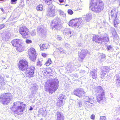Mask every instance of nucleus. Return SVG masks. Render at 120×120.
<instances>
[{"label": "nucleus", "mask_w": 120, "mask_h": 120, "mask_svg": "<svg viewBox=\"0 0 120 120\" xmlns=\"http://www.w3.org/2000/svg\"><path fill=\"white\" fill-rule=\"evenodd\" d=\"M104 4L101 0H91L90 2V8L96 13H99L104 8Z\"/></svg>", "instance_id": "1"}, {"label": "nucleus", "mask_w": 120, "mask_h": 120, "mask_svg": "<svg viewBox=\"0 0 120 120\" xmlns=\"http://www.w3.org/2000/svg\"><path fill=\"white\" fill-rule=\"evenodd\" d=\"M58 83V80L56 79L47 81L45 84V91H48L49 93H52L57 89Z\"/></svg>", "instance_id": "2"}, {"label": "nucleus", "mask_w": 120, "mask_h": 120, "mask_svg": "<svg viewBox=\"0 0 120 120\" xmlns=\"http://www.w3.org/2000/svg\"><path fill=\"white\" fill-rule=\"evenodd\" d=\"M23 102L17 101L13 103V105L11 109L15 113L19 115L23 112L26 105Z\"/></svg>", "instance_id": "3"}, {"label": "nucleus", "mask_w": 120, "mask_h": 120, "mask_svg": "<svg viewBox=\"0 0 120 120\" xmlns=\"http://www.w3.org/2000/svg\"><path fill=\"white\" fill-rule=\"evenodd\" d=\"M95 89L97 100L98 103H101L105 98V92L103 88L100 86H97Z\"/></svg>", "instance_id": "4"}, {"label": "nucleus", "mask_w": 120, "mask_h": 120, "mask_svg": "<svg viewBox=\"0 0 120 120\" xmlns=\"http://www.w3.org/2000/svg\"><path fill=\"white\" fill-rule=\"evenodd\" d=\"M12 97L11 94L6 93L1 95L0 98V101L3 104L6 105L11 101Z\"/></svg>", "instance_id": "5"}, {"label": "nucleus", "mask_w": 120, "mask_h": 120, "mask_svg": "<svg viewBox=\"0 0 120 120\" xmlns=\"http://www.w3.org/2000/svg\"><path fill=\"white\" fill-rule=\"evenodd\" d=\"M82 20L80 18L73 19L69 21V25L72 27H77V28H80L82 26Z\"/></svg>", "instance_id": "6"}, {"label": "nucleus", "mask_w": 120, "mask_h": 120, "mask_svg": "<svg viewBox=\"0 0 120 120\" xmlns=\"http://www.w3.org/2000/svg\"><path fill=\"white\" fill-rule=\"evenodd\" d=\"M18 66L19 70L22 71H26L28 68V62L25 59H22L19 61Z\"/></svg>", "instance_id": "7"}, {"label": "nucleus", "mask_w": 120, "mask_h": 120, "mask_svg": "<svg viewBox=\"0 0 120 120\" xmlns=\"http://www.w3.org/2000/svg\"><path fill=\"white\" fill-rule=\"evenodd\" d=\"M19 32L24 38H28L29 33V29L26 26H24L20 27Z\"/></svg>", "instance_id": "8"}, {"label": "nucleus", "mask_w": 120, "mask_h": 120, "mask_svg": "<svg viewBox=\"0 0 120 120\" xmlns=\"http://www.w3.org/2000/svg\"><path fill=\"white\" fill-rule=\"evenodd\" d=\"M28 53L30 59L32 61H34L37 56L35 50L33 48H30L28 49Z\"/></svg>", "instance_id": "9"}, {"label": "nucleus", "mask_w": 120, "mask_h": 120, "mask_svg": "<svg viewBox=\"0 0 120 120\" xmlns=\"http://www.w3.org/2000/svg\"><path fill=\"white\" fill-rule=\"evenodd\" d=\"M56 9L55 6L52 4H50L47 9V16L50 17H53L56 15Z\"/></svg>", "instance_id": "10"}, {"label": "nucleus", "mask_w": 120, "mask_h": 120, "mask_svg": "<svg viewBox=\"0 0 120 120\" xmlns=\"http://www.w3.org/2000/svg\"><path fill=\"white\" fill-rule=\"evenodd\" d=\"M117 11L115 9H113L111 11V16L112 19L114 20V25L115 27H117V25L119 23L118 22V17H117Z\"/></svg>", "instance_id": "11"}, {"label": "nucleus", "mask_w": 120, "mask_h": 120, "mask_svg": "<svg viewBox=\"0 0 120 120\" xmlns=\"http://www.w3.org/2000/svg\"><path fill=\"white\" fill-rule=\"evenodd\" d=\"M73 93L75 95L79 98H81L85 94V92L82 89L79 88L75 89Z\"/></svg>", "instance_id": "12"}, {"label": "nucleus", "mask_w": 120, "mask_h": 120, "mask_svg": "<svg viewBox=\"0 0 120 120\" xmlns=\"http://www.w3.org/2000/svg\"><path fill=\"white\" fill-rule=\"evenodd\" d=\"M23 40L20 39H15L13 40L11 42L12 46L15 47L20 43L23 44Z\"/></svg>", "instance_id": "13"}, {"label": "nucleus", "mask_w": 120, "mask_h": 120, "mask_svg": "<svg viewBox=\"0 0 120 120\" xmlns=\"http://www.w3.org/2000/svg\"><path fill=\"white\" fill-rule=\"evenodd\" d=\"M60 22L59 19L56 18L52 21L51 23V25L53 27L56 29H57L59 26V23Z\"/></svg>", "instance_id": "14"}, {"label": "nucleus", "mask_w": 120, "mask_h": 120, "mask_svg": "<svg viewBox=\"0 0 120 120\" xmlns=\"http://www.w3.org/2000/svg\"><path fill=\"white\" fill-rule=\"evenodd\" d=\"M52 70L50 68H48L43 71V75L45 76H50L52 75Z\"/></svg>", "instance_id": "15"}, {"label": "nucleus", "mask_w": 120, "mask_h": 120, "mask_svg": "<svg viewBox=\"0 0 120 120\" xmlns=\"http://www.w3.org/2000/svg\"><path fill=\"white\" fill-rule=\"evenodd\" d=\"M35 68L33 67H31L26 74V76L27 77L31 78L34 76V70Z\"/></svg>", "instance_id": "16"}, {"label": "nucleus", "mask_w": 120, "mask_h": 120, "mask_svg": "<svg viewBox=\"0 0 120 120\" xmlns=\"http://www.w3.org/2000/svg\"><path fill=\"white\" fill-rule=\"evenodd\" d=\"M64 96L62 94L60 95V96L58 98V101L57 103V105L59 107L63 106L64 105L63 101V100L64 99Z\"/></svg>", "instance_id": "17"}, {"label": "nucleus", "mask_w": 120, "mask_h": 120, "mask_svg": "<svg viewBox=\"0 0 120 120\" xmlns=\"http://www.w3.org/2000/svg\"><path fill=\"white\" fill-rule=\"evenodd\" d=\"M19 44L15 47V49L16 51L19 52H22L24 50V47L22 44Z\"/></svg>", "instance_id": "18"}, {"label": "nucleus", "mask_w": 120, "mask_h": 120, "mask_svg": "<svg viewBox=\"0 0 120 120\" xmlns=\"http://www.w3.org/2000/svg\"><path fill=\"white\" fill-rule=\"evenodd\" d=\"M92 40L96 42L99 43L102 41V38L99 37L98 35H94L93 36Z\"/></svg>", "instance_id": "19"}, {"label": "nucleus", "mask_w": 120, "mask_h": 120, "mask_svg": "<svg viewBox=\"0 0 120 120\" xmlns=\"http://www.w3.org/2000/svg\"><path fill=\"white\" fill-rule=\"evenodd\" d=\"M56 115L57 116V120H64V116L61 114V112H57Z\"/></svg>", "instance_id": "20"}, {"label": "nucleus", "mask_w": 120, "mask_h": 120, "mask_svg": "<svg viewBox=\"0 0 120 120\" xmlns=\"http://www.w3.org/2000/svg\"><path fill=\"white\" fill-rule=\"evenodd\" d=\"M90 76H91L92 78L94 79L97 78V75L95 72L91 71L90 72Z\"/></svg>", "instance_id": "21"}, {"label": "nucleus", "mask_w": 120, "mask_h": 120, "mask_svg": "<svg viewBox=\"0 0 120 120\" xmlns=\"http://www.w3.org/2000/svg\"><path fill=\"white\" fill-rule=\"evenodd\" d=\"M85 18V20L86 22H88L91 19L92 15L90 14H87Z\"/></svg>", "instance_id": "22"}, {"label": "nucleus", "mask_w": 120, "mask_h": 120, "mask_svg": "<svg viewBox=\"0 0 120 120\" xmlns=\"http://www.w3.org/2000/svg\"><path fill=\"white\" fill-rule=\"evenodd\" d=\"M52 63V62L51 59L48 58L45 63L44 65L46 66H48L51 64Z\"/></svg>", "instance_id": "23"}, {"label": "nucleus", "mask_w": 120, "mask_h": 120, "mask_svg": "<svg viewBox=\"0 0 120 120\" xmlns=\"http://www.w3.org/2000/svg\"><path fill=\"white\" fill-rule=\"evenodd\" d=\"M109 37L107 36L104 37H103L102 41H101V43L103 42H107L109 41Z\"/></svg>", "instance_id": "24"}, {"label": "nucleus", "mask_w": 120, "mask_h": 120, "mask_svg": "<svg viewBox=\"0 0 120 120\" xmlns=\"http://www.w3.org/2000/svg\"><path fill=\"white\" fill-rule=\"evenodd\" d=\"M41 49L42 50L46 49L47 48V46L46 44H44L40 45Z\"/></svg>", "instance_id": "25"}, {"label": "nucleus", "mask_w": 120, "mask_h": 120, "mask_svg": "<svg viewBox=\"0 0 120 120\" xmlns=\"http://www.w3.org/2000/svg\"><path fill=\"white\" fill-rule=\"evenodd\" d=\"M43 7L42 4H40L36 8L37 9L38 11H41L42 10Z\"/></svg>", "instance_id": "26"}, {"label": "nucleus", "mask_w": 120, "mask_h": 120, "mask_svg": "<svg viewBox=\"0 0 120 120\" xmlns=\"http://www.w3.org/2000/svg\"><path fill=\"white\" fill-rule=\"evenodd\" d=\"M109 71V68L108 67H105L104 69V70L102 71V72H105L104 74H105L106 72L107 73Z\"/></svg>", "instance_id": "27"}, {"label": "nucleus", "mask_w": 120, "mask_h": 120, "mask_svg": "<svg viewBox=\"0 0 120 120\" xmlns=\"http://www.w3.org/2000/svg\"><path fill=\"white\" fill-rule=\"evenodd\" d=\"M85 101H86V102H91L92 101V99L91 98H90L89 97L86 96L85 98Z\"/></svg>", "instance_id": "28"}, {"label": "nucleus", "mask_w": 120, "mask_h": 120, "mask_svg": "<svg viewBox=\"0 0 120 120\" xmlns=\"http://www.w3.org/2000/svg\"><path fill=\"white\" fill-rule=\"evenodd\" d=\"M67 12L68 14L70 15H72L74 13L73 11L71 9H68L67 11Z\"/></svg>", "instance_id": "29"}, {"label": "nucleus", "mask_w": 120, "mask_h": 120, "mask_svg": "<svg viewBox=\"0 0 120 120\" xmlns=\"http://www.w3.org/2000/svg\"><path fill=\"white\" fill-rule=\"evenodd\" d=\"M26 43L30 44L32 43V41L30 40L27 39L26 40Z\"/></svg>", "instance_id": "30"}, {"label": "nucleus", "mask_w": 120, "mask_h": 120, "mask_svg": "<svg viewBox=\"0 0 120 120\" xmlns=\"http://www.w3.org/2000/svg\"><path fill=\"white\" fill-rule=\"evenodd\" d=\"M37 64L38 66H40L42 65V64L41 61H38L37 62Z\"/></svg>", "instance_id": "31"}, {"label": "nucleus", "mask_w": 120, "mask_h": 120, "mask_svg": "<svg viewBox=\"0 0 120 120\" xmlns=\"http://www.w3.org/2000/svg\"><path fill=\"white\" fill-rule=\"evenodd\" d=\"M100 120H106L105 116H101L100 118Z\"/></svg>", "instance_id": "32"}, {"label": "nucleus", "mask_w": 120, "mask_h": 120, "mask_svg": "<svg viewBox=\"0 0 120 120\" xmlns=\"http://www.w3.org/2000/svg\"><path fill=\"white\" fill-rule=\"evenodd\" d=\"M5 26V25L4 24H0V30L4 28Z\"/></svg>", "instance_id": "33"}, {"label": "nucleus", "mask_w": 120, "mask_h": 120, "mask_svg": "<svg viewBox=\"0 0 120 120\" xmlns=\"http://www.w3.org/2000/svg\"><path fill=\"white\" fill-rule=\"evenodd\" d=\"M60 15L62 16L63 17L65 16H66L65 14L63 11H61L60 12Z\"/></svg>", "instance_id": "34"}, {"label": "nucleus", "mask_w": 120, "mask_h": 120, "mask_svg": "<svg viewBox=\"0 0 120 120\" xmlns=\"http://www.w3.org/2000/svg\"><path fill=\"white\" fill-rule=\"evenodd\" d=\"M17 0H11V3L12 4H14V3H15V4H16V2H15L17 1Z\"/></svg>", "instance_id": "35"}, {"label": "nucleus", "mask_w": 120, "mask_h": 120, "mask_svg": "<svg viewBox=\"0 0 120 120\" xmlns=\"http://www.w3.org/2000/svg\"><path fill=\"white\" fill-rule=\"evenodd\" d=\"M41 55L44 57L45 58L47 56V55L45 53H42V54H41Z\"/></svg>", "instance_id": "36"}, {"label": "nucleus", "mask_w": 120, "mask_h": 120, "mask_svg": "<svg viewBox=\"0 0 120 120\" xmlns=\"http://www.w3.org/2000/svg\"><path fill=\"white\" fill-rule=\"evenodd\" d=\"M95 115L94 114H92L90 116V118L92 120H94L95 119Z\"/></svg>", "instance_id": "37"}, {"label": "nucleus", "mask_w": 120, "mask_h": 120, "mask_svg": "<svg viewBox=\"0 0 120 120\" xmlns=\"http://www.w3.org/2000/svg\"><path fill=\"white\" fill-rule=\"evenodd\" d=\"M57 40L58 41H60L61 40L62 38L60 36H59L57 38Z\"/></svg>", "instance_id": "38"}, {"label": "nucleus", "mask_w": 120, "mask_h": 120, "mask_svg": "<svg viewBox=\"0 0 120 120\" xmlns=\"http://www.w3.org/2000/svg\"><path fill=\"white\" fill-rule=\"evenodd\" d=\"M45 0V3H49L52 0Z\"/></svg>", "instance_id": "39"}, {"label": "nucleus", "mask_w": 120, "mask_h": 120, "mask_svg": "<svg viewBox=\"0 0 120 120\" xmlns=\"http://www.w3.org/2000/svg\"><path fill=\"white\" fill-rule=\"evenodd\" d=\"M107 48L108 50H110L112 48V47L110 45H109L107 47Z\"/></svg>", "instance_id": "40"}, {"label": "nucleus", "mask_w": 120, "mask_h": 120, "mask_svg": "<svg viewBox=\"0 0 120 120\" xmlns=\"http://www.w3.org/2000/svg\"><path fill=\"white\" fill-rule=\"evenodd\" d=\"M33 109V108L31 106H30V108L29 109V110H32Z\"/></svg>", "instance_id": "41"}, {"label": "nucleus", "mask_w": 120, "mask_h": 120, "mask_svg": "<svg viewBox=\"0 0 120 120\" xmlns=\"http://www.w3.org/2000/svg\"><path fill=\"white\" fill-rule=\"evenodd\" d=\"M60 3H62L64 2V0H59Z\"/></svg>", "instance_id": "42"}, {"label": "nucleus", "mask_w": 120, "mask_h": 120, "mask_svg": "<svg viewBox=\"0 0 120 120\" xmlns=\"http://www.w3.org/2000/svg\"><path fill=\"white\" fill-rule=\"evenodd\" d=\"M117 110H120V107L118 109H117Z\"/></svg>", "instance_id": "43"}, {"label": "nucleus", "mask_w": 120, "mask_h": 120, "mask_svg": "<svg viewBox=\"0 0 120 120\" xmlns=\"http://www.w3.org/2000/svg\"><path fill=\"white\" fill-rule=\"evenodd\" d=\"M1 10H2V11H3H3H4V9H3V8H1Z\"/></svg>", "instance_id": "44"}, {"label": "nucleus", "mask_w": 120, "mask_h": 120, "mask_svg": "<svg viewBox=\"0 0 120 120\" xmlns=\"http://www.w3.org/2000/svg\"><path fill=\"white\" fill-rule=\"evenodd\" d=\"M115 120H120L119 118H117Z\"/></svg>", "instance_id": "45"}, {"label": "nucleus", "mask_w": 120, "mask_h": 120, "mask_svg": "<svg viewBox=\"0 0 120 120\" xmlns=\"http://www.w3.org/2000/svg\"><path fill=\"white\" fill-rule=\"evenodd\" d=\"M102 74H104V73H105V72H102Z\"/></svg>", "instance_id": "46"}, {"label": "nucleus", "mask_w": 120, "mask_h": 120, "mask_svg": "<svg viewBox=\"0 0 120 120\" xmlns=\"http://www.w3.org/2000/svg\"><path fill=\"white\" fill-rule=\"evenodd\" d=\"M67 6V4H66V5H65V6Z\"/></svg>", "instance_id": "47"}]
</instances>
